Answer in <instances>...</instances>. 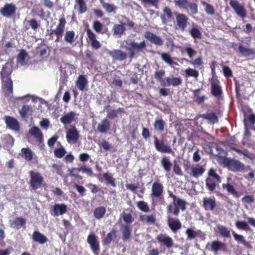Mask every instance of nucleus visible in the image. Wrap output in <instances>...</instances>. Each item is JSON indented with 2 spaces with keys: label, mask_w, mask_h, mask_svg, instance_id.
Returning a JSON list of instances; mask_svg holds the SVG:
<instances>
[{
  "label": "nucleus",
  "mask_w": 255,
  "mask_h": 255,
  "mask_svg": "<svg viewBox=\"0 0 255 255\" xmlns=\"http://www.w3.org/2000/svg\"><path fill=\"white\" fill-rule=\"evenodd\" d=\"M12 60H9L2 67L1 73L2 91L5 95L9 97L12 95V82L9 77L12 71Z\"/></svg>",
  "instance_id": "1"
},
{
  "label": "nucleus",
  "mask_w": 255,
  "mask_h": 255,
  "mask_svg": "<svg viewBox=\"0 0 255 255\" xmlns=\"http://www.w3.org/2000/svg\"><path fill=\"white\" fill-rule=\"evenodd\" d=\"M186 202L180 198H175L168 206H167V211L168 213H172L175 216L178 215L179 211H184L186 209Z\"/></svg>",
  "instance_id": "2"
},
{
  "label": "nucleus",
  "mask_w": 255,
  "mask_h": 255,
  "mask_svg": "<svg viewBox=\"0 0 255 255\" xmlns=\"http://www.w3.org/2000/svg\"><path fill=\"white\" fill-rule=\"evenodd\" d=\"M175 5L180 9L186 11H190L191 14H195L198 12L197 5L188 0H177L175 1Z\"/></svg>",
  "instance_id": "3"
},
{
  "label": "nucleus",
  "mask_w": 255,
  "mask_h": 255,
  "mask_svg": "<svg viewBox=\"0 0 255 255\" xmlns=\"http://www.w3.org/2000/svg\"><path fill=\"white\" fill-rule=\"evenodd\" d=\"M126 43L128 46H125V48L129 51L130 57H133L135 53L141 51L146 46L145 42L144 41L138 43L133 41L127 40Z\"/></svg>",
  "instance_id": "4"
},
{
  "label": "nucleus",
  "mask_w": 255,
  "mask_h": 255,
  "mask_svg": "<svg viewBox=\"0 0 255 255\" xmlns=\"http://www.w3.org/2000/svg\"><path fill=\"white\" fill-rule=\"evenodd\" d=\"M223 163L229 169L233 171H243L245 169L244 164L238 160L224 158Z\"/></svg>",
  "instance_id": "5"
},
{
  "label": "nucleus",
  "mask_w": 255,
  "mask_h": 255,
  "mask_svg": "<svg viewBox=\"0 0 255 255\" xmlns=\"http://www.w3.org/2000/svg\"><path fill=\"white\" fill-rule=\"evenodd\" d=\"M30 187L35 190L40 188L43 182L44 179L42 176L38 172L30 171Z\"/></svg>",
  "instance_id": "6"
},
{
  "label": "nucleus",
  "mask_w": 255,
  "mask_h": 255,
  "mask_svg": "<svg viewBox=\"0 0 255 255\" xmlns=\"http://www.w3.org/2000/svg\"><path fill=\"white\" fill-rule=\"evenodd\" d=\"M66 137L70 144H74L77 141L79 134L75 127H73L67 130Z\"/></svg>",
  "instance_id": "7"
},
{
  "label": "nucleus",
  "mask_w": 255,
  "mask_h": 255,
  "mask_svg": "<svg viewBox=\"0 0 255 255\" xmlns=\"http://www.w3.org/2000/svg\"><path fill=\"white\" fill-rule=\"evenodd\" d=\"M21 157L27 161H32V163L37 162V157L29 148H22L19 153Z\"/></svg>",
  "instance_id": "8"
},
{
  "label": "nucleus",
  "mask_w": 255,
  "mask_h": 255,
  "mask_svg": "<svg viewBox=\"0 0 255 255\" xmlns=\"http://www.w3.org/2000/svg\"><path fill=\"white\" fill-rule=\"evenodd\" d=\"M205 166L199 164L193 165L190 167L189 174L195 178L202 176L205 172Z\"/></svg>",
  "instance_id": "9"
},
{
  "label": "nucleus",
  "mask_w": 255,
  "mask_h": 255,
  "mask_svg": "<svg viewBox=\"0 0 255 255\" xmlns=\"http://www.w3.org/2000/svg\"><path fill=\"white\" fill-rule=\"evenodd\" d=\"M87 242L90 245L91 250L95 255H98V251L100 250L98 237L94 234H90L87 238Z\"/></svg>",
  "instance_id": "10"
},
{
  "label": "nucleus",
  "mask_w": 255,
  "mask_h": 255,
  "mask_svg": "<svg viewBox=\"0 0 255 255\" xmlns=\"http://www.w3.org/2000/svg\"><path fill=\"white\" fill-rule=\"evenodd\" d=\"M176 15V23L177 28L182 30H184L187 26L188 17L186 15L184 14H181L179 13H175Z\"/></svg>",
  "instance_id": "11"
},
{
  "label": "nucleus",
  "mask_w": 255,
  "mask_h": 255,
  "mask_svg": "<svg viewBox=\"0 0 255 255\" xmlns=\"http://www.w3.org/2000/svg\"><path fill=\"white\" fill-rule=\"evenodd\" d=\"M230 3L238 15L242 18H245L246 16L247 12L245 9L237 0H232Z\"/></svg>",
  "instance_id": "12"
},
{
  "label": "nucleus",
  "mask_w": 255,
  "mask_h": 255,
  "mask_svg": "<svg viewBox=\"0 0 255 255\" xmlns=\"http://www.w3.org/2000/svg\"><path fill=\"white\" fill-rule=\"evenodd\" d=\"M16 10V7L13 3H7L2 9H1V13L4 16L9 17L15 13Z\"/></svg>",
  "instance_id": "13"
},
{
  "label": "nucleus",
  "mask_w": 255,
  "mask_h": 255,
  "mask_svg": "<svg viewBox=\"0 0 255 255\" xmlns=\"http://www.w3.org/2000/svg\"><path fill=\"white\" fill-rule=\"evenodd\" d=\"M151 191V197L160 198L163 192V186L161 183L158 182H154L152 185Z\"/></svg>",
  "instance_id": "14"
},
{
  "label": "nucleus",
  "mask_w": 255,
  "mask_h": 255,
  "mask_svg": "<svg viewBox=\"0 0 255 255\" xmlns=\"http://www.w3.org/2000/svg\"><path fill=\"white\" fill-rule=\"evenodd\" d=\"M186 234L190 240H192L198 237L202 240H205L206 238V234L199 230H194L192 229H187Z\"/></svg>",
  "instance_id": "15"
},
{
  "label": "nucleus",
  "mask_w": 255,
  "mask_h": 255,
  "mask_svg": "<svg viewBox=\"0 0 255 255\" xmlns=\"http://www.w3.org/2000/svg\"><path fill=\"white\" fill-rule=\"evenodd\" d=\"M154 144L157 150L163 153H171L172 150L171 147L164 144L162 141H159L155 138Z\"/></svg>",
  "instance_id": "16"
},
{
  "label": "nucleus",
  "mask_w": 255,
  "mask_h": 255,
  "mask_svg": "<svg viewBox=\"0 0 255 255\" xmlns=\"http://www.w3.org/2000/svg\"><path fill=\"white\" fill-rule=\"evenodd\" d=\"M182 82V80L180 77H166L163 81V85L164 86L169 87L171 85L177 86L180 85Z\"/></svg>",
  "instance_id": "17"
},
{
  "label": "nucleus",
  "mask_w": 255,
  "mask_h": 255,
  "mask_svg": "<svg viewBox=\"0 0 255 255\" xmlns=\"http://www.w3.org/2000/svg\"><path fill=\"white\" fill-rule=\"evenodd\" d=\"M67 210V207L64 204H56L53 206L51 214L54 216H59L65 213Z\"/></svg>",
  "instance_id": "18"
},
{
  "label": "nucleus",
  "mask_w": 255,
  "mask_h": 255,
  "mask_svg": "<svg viewBox=\"0 0 255 255\" xmlns=\"http://www.w3.org/2000/svg\"><path fill=\"white\" fill-rule=\"evenodd\" d=\"M225 244L218 241H213L212 243H208L206 245V248L215 252L224 249Z\"/></svg>",
  "instance_id": "19"
},
{
  "label": "nucleus",
  "mask_w": 255,
  "mask_h": 255,
  "mask_svg": "<svg viewBox=\"0 0 255 255\" xmlns=\"http://www.w3.org/2000/svg\"><path fill=\"white\" fill-rule=\"evenodd\" d=\"M156 239L159 243H162L167 248H171L173 245V240L170 237L165 235H158Z\"/></svg>",
  "instance_id": "20"
},
{
  "label": "nucleus",
  "mask_w": 255,
  "mask_h": 255,
  "mask_svg": "<svg viewBox=\"0 0 255 255\" xmlns=\"http://www.w3.org/2000/svg\"><path fill=\"white\" fill-rule=\"evenodd\" d=\"M216 206L214 197H205L203 199V206L207 210H213Z\"/></svg>",
  "instance_id": "21"
},
{
  "label": "nucleus",
  "mask_w": 255,
  "mask_h": 255,
  "mask_svg": "<svg viewBox=\"0 0 255 255\" xmlns=\"http://www.w3.org/2000/svg\"><path fill=\"white\" fill-rule=\"evenodd\" d=\"M108 53L114 59L120 61L124 60L127 58V54L120 50L109 51Z\"/></svg>",
  "instance_id": "22"
},
{
  "label": "nucleus",
  "mask_w": 255,
  "mask_h": 255,
  "mask_svg": "<svg viewBox=\"0 0 255 255\" xmlns=\"http://www.w3.org/2000/svg\"><path fill=\"white\" fill-rule=\"evenodd\" d=\"M77 119V116L74 112L68 113L60 119L61 122L64 124H68L75 121Z\"/></svg>",
  "instance_id": "23"
},
{
  "label": "nucleus",
  "mask_w": 255,
  "mask_h": 255,
  "mask_svg": "<svg viewBox=\"0 0 255 255\" xmlns=\"http://www.w3.org/2000/svg\"><path fill=\"white\" fill-rule=\"evenodd\" d=\"M5 122L7 127L9 128L14 130H19V124L15 119L11 117H6L5 118Z\"/></svg>",
  "instance_id": "24"
},
{
  "label": "nucleus",
  "mask_w": 255,
  "mask_h": 255,
  "mask_svg": "<svg viewBox=\"0 0 255 255\" xmlns=\"http://www.w3.org/2000/svg\"><path fill=\"white\" fill-rule=\"evenodd\" d=\"M66 23V22L65 18H61L59 20V23L57 27L55 29L52 31L51 33L55 35H58V36L62 35L64 31Z\"/></svg>",
  "instance_id": "25"
},
{
  "label": "nucleus",
  "mask_w": 255,
  "mask_h": 255,
  "mask_svg": "<svg viewBox=\"0 0 255 255\" xmlns=\"http://www.w3.org/2000/svg\"><path fill=\"white\" fill-rule=\"evenodd\" d=\"M144 36L151 42L155 44L161 45L163 43V41L160 37H158L150 32L147 31L145 32Z\"/></svg>",
  "instance_id": "26"
},
{
  "label": "nucleus",
  "mask_w": 255,
  "mask_h": 255,
  "mask_svg": "<svg viewBox=\"0 0 255 255\" xmlns=\"http://www.w3.org/2000/svg\"><path fill=\"white\" fill-rule=\"evenodd\" d=\"M222 188L223 190L227 191L228 193L232 194L235 197L239 198L240 197V194L235 187L229 182L223 184Z\"/></svg>",
  "instance_id": "27"
},
{
  "label": "nucleus",
  "mask_w": 255,
  "mask_h": 255,
  "mask_svg": "<svg viewBox=\"0 0 255 255\" xmlns=\"http://www.w3.org/2000/svg\"><path fill=\"white\" fill-rule=\"evenodd\" d=\"M111 124L110 122L106 119H103L99 124L97 129L98 131L102 133H105L110 129Z\"/></svg>",
  "instance_id": "28"
},
{
  "label": "nucleus",
  "mask_w": 255,
  "mask_h": 255,
  "mask_svg": "<svg viewBox=\"0 0 255 255\" xmlns=\"http://www.w3.org/2000/svg\"><path fill=\"white\" fill-rule=\"evenodd\" d=\"M32 239L34 242L43 244L46 243L48 239L46 236L38 231H35L32 234Z\"/></svg>",
  "instance_id": "29"
},
{
  "label": "nucleus",
  "mask_w": 255,
  "mask_h": 255,
  "mask_svg": "<svg viewBox=\"0 0 255 255\" xmlns=\"http://www.w3.org/2000/svg\"><path fill=\"white\" fill-rule=\"evenodd\" d=\"M215 231L223 237L229 238L230 237V230L224 226L220 224L217 225L216 229Z\"/></svg>",
  "instance_id": "30"
},
{
  "label": "nucleus",
  "mask_w": 255,
  "mask_h": 255,
  "mask_svg": "<svg viewBox=\"0 0 255 255\" xmlns=\"http://www.w3.org/2000/svg\"><path fill=\"white\" fill-rule=\"evenodd\" d=\"M125 30L124 23H122L119 24H115L113 28V34L118 37H121Z\"/></svg>",
  "instance_id": "31"
},
{
  "label": "nucleus",
  "mask_w": 255,
  "mask_h": 255,
  "mask_svg": "<svg viewBox=\"0 0 255 255\" xmlns=\"http://www.w3.org/2000/svg\"><path fill=\"white\" fill-rule=\"evenodd\" d=\"M29 133L34 138H36L39 142H41L43 136L39 128L36 127H33L29 129Z\"/></svg>",
  "instance_id": "32"
},
{
  "label": "nucleus",
  "mask_w": 255,
  "mask_h": 255,
  "mask_svg": "<svg viewBox=\"0 0 255 255\" xmlns=\"http://www.w3.org/2000/svg\"><path fill=\"white\" fill-rule=\"evenodd\" d=\"M168 223L170 229L174 232L180 229L181 227V224L178 219H174L169 218L168 220Z\"/></svg>",
  "instance_id": "33"
},
{
  "label": "nucleus",
  "mask_w": 255,
  "mask_h": 255,
  "mask_svg": "<svg viewBox=\"0 0 255 255\" xmlns=\"http://www.w3.org/2000/svg\"><path fill=\"white\" fill-rule=\"evenodd\" d=\"M28 59V55L24 50H20L17 58V62L18 64L23 65L26 64Z\"/></svg>",
  "instance_id": "34"
},
{
  "label": "nucleus",
  "mask_w": 255,
  "mask_h": 255,
  "mask_svg": "<svg viewBox=\"0 0 255 255\" xmlns=\"http://www.w3.org/2000/svg\"><path fill=\"white\" fill-rule=\"evenodd\" d=\"M212 92L215 96H219L221 93V88L219 85V81L212 79L211 81Z\"/></svg>",
  "instance_id": "35"
},
{
  "label": "nucleus",
  "mask_w": 255,
  "mask_h": 255,
  "mask_svg": "<svg viewBox=\"0 0 255 255\" xmlns=\"http://www.w3.org/2000/svg\"><path fill=\"white\" fill-rule=\"evenodd\" d=\"M14 142V140L11 136L9 134L4 135L2 139L3 146L4 148L8 149L11 147Z\"/></svg>",
  "instance_id": "36"
},
{
  "label": "nucleus",
  "mask_w": 255,
  "mask_h": 255,
  "mask_svg": "<svg viewBox=\"0 0 255 255\" xmlns=\"http://www.w3.org/2000/svg\"><path fill=\"white\" fill-rule=\"evenodd\" d=\"M87 84V80L83 75L79 76L76 82V86L79 90L83 91Z\"/></svg>",
  "instance_id": "37"
},
{
  "label": "nucleus",
  "mask_w": 255,
  "mask_h": 255,
  "mask_svg": "<svg viewBox=\"0 0 255 255\" xmlns=\"http://www.w3.org/2000/svg\"><path fill=\"white\" fill-rule=\"evenodd\" d=\"M163 12L164 14L161 16V19L163 23H166L168 21L171 19L172 13L171 9L168 7L164 8Z\"/></svg>",
  "instance_id": "38"
},
{
  "label": "nucleus",
  "mask_w": 255,
  "mask_h": 255,
  "mask_svg": "<svg viewBox=\"0 0 255 255\" xmlns=\"http://www.w3.org/2000/svg\"><path fill=\"white\" fill-rule=\"evenodd\" d=\"M161 163L164 170L167 172H169L171 170L172 164L169 157L166 156L162 157L161 160Z\"/></svg>",
  "instance_id": "39"
},
{
  "label": "nucleus",
  "mask_w": 255,
  "mask_h": 255,
  "mask_svg": "<svg viewBox=\"0 0 255 255\" xmlns=\"http://www.w3.org/2000/svg\"><path fill=\"white\" fill-rule=\"evenodd\" d=\"M19 113L22 118H25L27 116L31 115L32 113V107L28 105H24L20 110Z\"/></svg>",
  "instance_id": "40"
},
{
  "label": "nucleus",
  "mask_w": 255,
  "mask_h": 255,
  "mask_svg": "<svg viewBox=\"0 0 255 255\" xmlns=\"http://www.w3.org/2000/svg\"><path fill=\"white\" fill-rule=\"evenodd\" d=\"M25 220L22 218H16L11 223V226L16 229H19L25 225Z\"/></svg>",
  "instance_id": "41"
},
{
  "label": "nucleus",
  "mask_w": 255,
  "mask_h": 255,
  "mask_svg": "<svg viewBox=\"0 0 255 255\" xmlns=\"http://www.w3.org/2000/svg\"><path fill=\"white\" fill-rule=\"evenodd\" d=\"M140 220L143 223L153 224L155 221V218L153 215H143L140 216Z\"/></svg>",
  "instance_id": "42"
},
{
  "label": "nucleus",
  "mask_w": 255,
  "mask_h": 255,
  "mask_svg": "<svg viewBox=\"0 0 255 255\" xmlns=\"http://www.w3.org/2000/svg\"><path fill=\"white\" fill-rule=\"evenodd\" d=\"M75 35L74 31H67L65 33L64 39L67 42L72 44L74 41Z\"/></svg>",
  "instance_id": "43"
},
{
  "label": "nucleus",
  "mask_w": 255,
  "mask_h": 255,
  "mask_svg": "<svg viewBox=\"0 0 255 255\" xmlns=\"http://www.w3.org/2000/svg\"><path fill=\"white\" fill-rule=\"evenodd\" d=\"M161 57L163 61L171 66L178 65V63L174 62L170 57V55L167 53H161Z\"/></svg>",
  "instance_id": "44"
},
{
  "label": "nucleus",
  "mask_w": 255,
  "mask_h": 255,
  "mask_svg": "<svg viewBox=\"0 0 255 255\" xmlns=\"http://www.w3.org/2000/svg\"><path fill=\"white\" fill-rule=\"evenodd\" d=\"M106 209L103 207H100L95 209L94 212V215L96 218L101 219L105 215Z\"/></svg>",
  "instance_id": "45"
},
{
  "label": "nucleus",
  "mask_w": 255,
  "mask_h": 255,
  "mask_svg": "<svg viewBox=\"0 0 255 255\" xmlns=\"http://www.w3.org/2000/svg\"><path fill=\"white\" fill-rule=\"evenodd\" d=\"M122 230H123V233H123L122 234L123 239L124 241H127L129 238V237L130 236L131 230L129 228V227L128 226H123Z\"/></svg>",
  "instance_id": "46"
},
{
  "label": "nucleus",
  "mask_w": 255,
  "mask_h": 255,
  "mask_svg": "<svg viewBox=\"0 0 255 255\" xmlns=\"http://www.w3.org/2000/svg\"><path fill=\"white\" fill-rule=\"evenodd\" d=\"M80 13H83L87 10L86 4L84 0H76Z\"/></svg>",
  "instance_id": "47"
},
{
  "label": "nucleus",
  "mask_w": 255,
  "mask_h": 255,
  "mask_svg": "<svg viewBox=\"0 0 255 255\" xmlns=\"http://www.w3.org/2000/svg\"><path fill=\"white\" fill-rule=\"evenodd\" d=\"M165 123L162 119L157 120L154 124V127L157 130L162 131L164 130Z\"/></svg>",
  "instance_id": "48"
},
{
  "label": "nucleus",
  "mask_w": 255,
  "mask_h": 255,
  "mask_svg": "<svg viewBox=\"0 0 255 255\" xmlns=\"http://www.w3.org/2000/svg\"><path fill=\"white\" fill-rule=\"evenodd\" d=\"M203 118L208 120L211 124H215L218 122L217 117L214 113H209L203 115Z\"/></svg>",
  "instance_id": "49"
},
{
  "label": "nucleus",
  "mask_w": 255,
  "mask_h": 255,
  "mask_svg": "<svg viewBox=\"0 0 255 255\" xmlns=\"http://www.w3.org/2000/svg\"><path fill=\"white\" fill-rule=\"evenodd\" d=\"M185 72L186 77H193L194 78H197L199 75L198 71L190 68L185 70Z\"/></svg>",
  "instance_id": "50"
},
{
  "label": "nucleus",
  "mask_w": 255,
  "mask_h": 255,
  "mask_svg": "<svg viewBox=\"0 0 255 255\" xmlns=\"http://www.w3.org/2000/svg\"><path fill=\"white\" fill-rule=\"evenodd\" d=\"M206 185L208 189L211 191H213L215 189L217 185L216 184L213 182L212 178L210 177H208L206 179Z\"/></svg>",
  "instance_id": "51"
},
{
  "label": "nucleus",
  "mask_w": 255,
  "mask_h": 255,
  "mask_svg": "<svg viewBox=\"0 0 255 255\" xmlns=\"http://www.w3.org/2000/svg\"><path fill=\"white\" fill-rule=\"evenodd\" d=\"M101 2L102 3L103 7L105 9V10L108 12H114L117 8L116 6H115L113 4H111V3H107V2H104L102 1H101Z\"/></svg>",
  "instance_id": "52"
},
{
  "label": "nucleus",
  "mask_w": 255,
  "mask_h": 255,
  "mask_svg": "<svg viewBox=\"0 0 255 255\" xmlns=\"http://www.w3.org/2000/svg\"><path fill=\"white\" fill-rule=\"evenodd\" d=\"M239 50L240 52L245 56L250 55L254 53L253 50L246 48L242 45L239 46Z\"/></svg>",
  "instance_id": "53"
},
{
  "label": "nucleus",
  "mask_w": 255,
  "mask_h": 255,
  "mask_svg": "<svg viewBox=\"0 0 255 255\" xmlns=\"http://www.w3.org/2000/svg\"><path fill=\"white\" fill-rule=\"evenodd\" d=\"M233 235L235 240L237 242L241 243L245 246H246L247 245V242L246 241L244 237L242 235H239L235 232L233 233Z\"/></svg>",
  "instance_id": "54"
},
{
  "label": "nucleus",
  "mask_w": 255,
  "mask_h": 255,
  "mask_svg": "<svg viewBox=\"0 0 255 255\" xmlns=\"http://www.w3.org/2000/svg\"><path fill=\"white\" fill-rule=\"evenodd\" d=\"M190 33L193 38L200 39L202 37V33L197 28H192L190 30Z\"/></svg>",
  "instance_id": "55"
},
{
  "label": "nucleus",
  "mask_w": 255,
  "mask_h": 255,
  "mask_svg": "<svg viewBox=\"0 0 255 255\" xmlns=\"http://www.w3.org/2000/svg\"><path fill=\"white\" fill-rule=\"evenodd\" d=\"M115 237L116 232L114 231H113L108 234L106 237L104 239L103 242L106 244H109Z\"/></svg>",
  "instance_id": "56"
},
{
  "label": "nucleus",
  "mask_w": 255,
  "mask_h": 255,
  "mask_svg": "<svg viewBox=\"0 0 255 255\" xmlns=\"http://www.w3.org/2000/svg\"><path fill=\"white\" fill-rule=\"evenodd\" d=\"M103 177L105 179V180L110 184H111L112 186L115 187L116 183L115 181V179L113 178V177L110 175L108 173H105L103 174Z\"/></svg>",
  "instance_id": "57"
},
{
  "label": "nucleus",
  "mask_w": 255,
  "mask_h": 255,
  "mask_svg": "<svg viewBox=\"0 0 255 255\" xmlns=\"http://www.w3.org/2000/svg\"><path fill=\"white\" fill-rule=\"evenodd\" d=\"M236 226L240 230H247L249 228V225L245 221H238L236 223Z\"/></svg>",
  "instance_id": "58"
},
{
  "label": "nucleus",
  "mask_w": 255,
  "mask_h": 255,
  "mask_svg": "<svg viewBox=\"0 0 255 255\" xmlns=\"http://www.w3.org/2000/svg\"><path fill=\"white\" fill-rule=\"evenodd\" d=\"M123 111V109H119L118 110H113L111 111L107 114V117L110 119H115L117 117L118 114L119 112Z\"/></svg>",
  "instance_id": "59"
},
{
  "label": "nucleus",
  "mask_w": 255,
  "mask_h": 255,
  "mask_svg": "<svg viewBox=\"0 0 255 255\" xmlns=\"http://www.w3.org/2000/svg\"><path fill=\"white\" fill-rule=\"evenodd\" d=\"M123 220L127 224H130L132 222L133 218L130 214L123 213L122 215Z\"/></svg>",
  "instance_id": "60"
},
{
  "label": "nucleus",
  "mask_w": 255,
  "mask_h": 255,
  "mask_svg": "<svg viewBox=\"0 0 255 255\" xmlns=\"http://www.w3.org/2000/svg\"><path fill=\"white\" fill-rule=\"evenodd\" d=\"M165 74V71L163 70H159L156 71L155 74V78L159 81L161 84L163 85V81L164 79H163V77Z\"/></svg>",
  "instance_id": "61"
},
{
  "label": "nucleus",
  "mask_w": 255,
  "mask_h": 255,
  "mask_svg": "<svg viewBox=\"0 0 255 255\" xmlns=\"http://www.w3.org/2000/svg\"><path fill=\"white\" fill-rule=\"evenodd\" d=\"M137 206L140 210L145 212H147L149 210L148 205L143 201L138 202Z\"/></svg>",
  "instance_id": "62"
},
{
  "label": "nucleus",
  "mask_w": 255,
  "mask_h": 255,
  "mask_svg": "<svg viewBox=\"0 0 255 255\" xmlns=\"http://www.w3.org/2000/svg\"><path fill=\"white\" fill-rule=\"evenodd\" d=\"M184 50L186 52L190 58H192L196 54V52L194 50L190 45L185 46Z\"/></svg>",
  "instance_id": "63"
},
{
  "label": "nucleus",
  "mask_w": 255,
  "mask_h": 255,
  "mask_svg": "<svg viewBox=\"0 0 255 255\" xmlns=\"http://www.w3.org/2000/svg\"><path fill=\"white\" fill-rule=\"evenodd\" d=\"M208 174L210 177L215 179L218 183L222 182L221 178L216 173L214 169H211Z\"/></svg>",
  "instance_id": "64"
}]
</instances>
